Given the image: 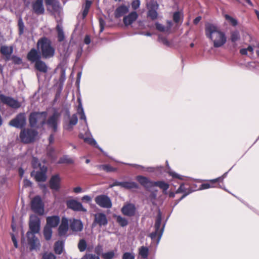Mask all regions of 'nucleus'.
Listing matches in <instances>:
<instances>
[{
    "label": "nucleus",
    "instance_id": "obj_1",
    "mask_svg": "<svg viewBox=\"0 0 259 259\" xmlns=\"http://www.w3.org/2000/svg\"><path fill=\"white\" fill-rule=\"evenodd\" d=\"M205 32L206 37L213 42L214 47H221L226 42L225 33L217 25L210 23H206Z\"/></svg>",
    "mask_w": 259,
    "mask_h": 259
},
{
    "label": "nucleus",
    "instance_id": "obj_2",
    "mask_svg": "<svg viewBox=\"0 0 259 259\" xmlns=\"http://www.w3.org/2000/svg\"><path fill=\"white\" fill-rule=\"evenodd\" d=\"M37 48L40 51L42 57L50 59L54 57L55 50L52 46L51 40L46 37L38 39L37 42Z\"/></svg>",
    "mask_w": 259,
    "mask_h": 259
},
{
    "label": "nucleus",
    "instance_id": "obj_3",
    "mask_svg": "<svg viewBox=\"0 0 259 259\" xmlns=\"http://www.w3.org/2000/svg\"><path fill=\"white\" fill-rule=\"evenodd\" d=\"M161 214L160 211H159L157 215L154 225L155 231L151 233L150 234V237L151 238L153 242L154 241H156V245H157L160 241L161 237L163 233L165 226L164 225H163L160 228L161 225Z\"/></svg>",
    "mask_w": 259,
    "mask_h": 259
},
{
    "label": "nucleus",
    "instance_id": "obj_4",
    "mask_svg": "<svg viewBox=\"0 0 259 259\" xmlns=\"http://www.w3.org/2000/svg\"><path fill=\"white\" fill-rule=\"evenodd\" d=\"M47 115V112H33L29 116V121L31 127H35L37 124L43 125L45 124Z\"/></svg>",
    "mask_w": 259,
    "mask_h": 259
},
{
    "label": "nucleus",
    "instance_id": "obj_5",
    "mask_svg": "<svg viewBox=\"0 0 259 259\" xmlns=\"http://www.w3.org/2000/svg\"><path fill=\"white\" fill-rule=\"evenodd\" d=\"M37 131L31 128H24L20 133L21 141L26 144L33 142L37 136Z\"/></svg>",
    "mask_w": 259,
    "mask_h": 259
},
{
    "label": "nucleus",
    "instance_id": "obj_6",
    "mask_svg": "<svg viewBox=\"0 0 259 259\" xmlns=\"http://www.w3.org/2000/svg\"><path fill=\"white\" fill-rule=\"evenodd\" d=\"M61 114L58 111H55L50 116L46 121L49 128H51L54 132H56L58 124L60 123Z\"/></svg>",
    "mask_w": 259,
    "mask_h": 259
},
{
    "label": "nucleus",
    "instance_id": "obj_7",
    "mask_svg": "<svg viewBox=\"0 0 259 259\" xmlns=\"http://www.w3.org/2000/svg\"><path fill=\"white\" fill-rule=\"evenodd\" d=\"M31 209L36 213L43 215L44 213V205L40 196H36L31 201Z\"/></svg>",
    "mask_w": 259,
    "mask_h": 259
},
{
    "label": "nucleus",
    "instance_id": "obj_8",
    "mask_svg": "<svg viewBox=\"0 0 259 259\" xmlns=\"http://www.w3.org/2000/svg\"><path fill=\"white\" fill-rule=\"evenodd\" d=\"M28 244L30 246L31 250H39L41 245L39 239L31 232H27Z\"/></svg>",
    "mask_w": 259,
    "mask_h": 259
},
{
    "label": "nucleus",
    "instance_id": "obj_9",
    "mask_svg": "<svg viewBox=\"0 0 259 259\" xmlns=\"http://www.w3.org/2000/svg\"><path fill=\"white\" fill-rule=\"evenodd\" d=\"M40 220L36 215L32 214L30 216L29 227L30 231L34 234L39 232L40 230Z\"/></svg>",
    "mask_w": 259,
    "mask_h": 259
},
{
    "label": "nucleus",
    "instance_id": "obj_10",
    "mask_svg": "<svg viewBox=\"0 0 259 259\" xmlns=\"http://www.w3.org/2000/svg\"><path fill=\"white\" fill-rule=\"evenodd\" d=\"M95 201L102 208H110L112 207L111 199L106 195H100L96 197Z\"/></svg>",
    "mask_w": 259,
    "mask_h": 259
},
{
    "label": "nucleus",
    "instance_id": "obj_11",
    "mask_svg": "<svg viewBox=\"0 0 259 259\" xmlns=\"http://www.w3.org/2000/svg\"><path fill=\"white\" fill-rule=\"evenodd\" d=\"M26 124V117L24 113H19L15 118L12 119L9 125L18 128H22Z\"/></svg>",
    "mask_w": 259,
    "mask_h": 259
},
{
    "label": "nucleus",
    "instance_id": "obj_12",
    "mask_svg": "<svg viewBox=\"0 0 259 259\" xmlns=\"http://www.w3.org/2000/svg\"><path fill=\"white\" fill-rule=\"evenodd\" d=\"M0 100L4 104L11 107L12 108L18 109L21 107V103L16 99L12 97L0 95Z\"/></svg>",
    "mask_w": 259,
    "mask_h": 259
},
{
    "label": "nucleus",
    "instance_id": "obj_13",
    "mask_svg": "<svg viewBox=\"0 0 259 259\" xmlns=\"http://www.w3.org/2000/svg\"><path fill=\"white\" fill-rule=\"evenodd\" d=\"M47 167L46 166L43 165L42 167H40L39 170L32 171L31 175L33 176L35 180L37 182H45L47 179Z\"/></svg>",
    "mask_w": 259,
    "mask_h": 259
},
{
    "label": "nucleus",
    "instance_id": "obj_14",
    "mask_svg": "<svg viewBox=\"0 0 259 259\" xmlns=\"http://www.w3.org/2000/svg\"><path fill=\"white\" fill-rule=\"evenodd\" d=\"M68 208L76 211L87 212V210L84 208L80 202L75 200H69L66 202Z\"/></svg>",
    "mask_w": 259,
    "mask_h": 259
},
{
    "label": "nucleus",
    "instance_id": "obj_15",
    "mask_svg": "<svg viewBox=\"0 0 259 259\" xmlns=\"http://www.w3.org/2000/svg\"><path fill=\"white\" fill-rule=\"evenodd\" d=\"M108 224V220L105 214L102 212L97 213L95 214L93 225H98L100 227L105 226Z\"/></svg>",
    "mask_w": 259,
    "mask_h": 259
},
{
    "label": "nucleus",
    "instance_id": "obj_16",
    "mask_svg": "<svg viewBox=\"0 0 259 259\" xmlns=\"http://www.w3.org/2000/svg\"><path fill=\"white\" fill-rule=\"evenodd\" d=\"M121 211L122 214L124 215L133 217L135 215L136 213V207L135 204L131 203H127L123 206Z\"/></svg>",
    "mask_w": 259,
    "mask_h": 259
},
{
    "label": "nucleus",
    "instance_id": "obj_17",
    "mask_svg": "<svg viewBox=\"0 0 259 259\" xmlns=\"http://www.w3.org/2000/svg\"><path fill=\"white\" fill-rule=\"evenodd\" d=\"M70 228L73 232H80L83 229V224L80 220L71 219L69 220Z\"/></svg>",
    "mask_w": 259,
    "mask_h": 259
},
{
    "label": "nucleus",
    "instance_id": "obj_18",
    "mask_svg": "<svg viewBox=\"0 0 259 259\" xmlns=\"http://www.w3.org/2000/svg\"><path fill=\"white\" fill-rule=\"evenodd\" d=\"M32 8L34 13L37 15H42L45 13L43 0H36L32 3Z\"/></svg>",
    "mask_w": 259,
    "mask_h": 259
},
{
    "label": "nucleus",
    "instance_id": "obj_19",
    "mask_svg": "<svg viewBox=\"0 0 259 259\" xmlns=\"http://www.w3.org/2000/svg\"><path fill=\"white\" fill-rule=\"evenodd\" d=\"M69 221L66 217L62 218L61 224L58 228V234L60 236H65L68 230Z\"/></svg>",
    "mask_w": 259,
    "mask_h": 259
},
{
    "label": "nucleus",
    "instance_id": "obj_20",
    "mask_svg": "<svg viewBox=\"0 0 259 259\" xmlns=\"http://www.w3.org/2000/svg\"><path fill=\"white\" fill-rule=\"evenodd\" d=\"M27 59L31 63H36L41 59V55L35 49H32L27 55Z\"/></svg>",
    "mask_w": 259,
    "mask_h": 259
},
{
    "label": "nucleus",
    "instance_id": "obj_21",
    "mask_svg": "<svg viewBox=\"0 0 259 259\" xmlns=\"http://www.w3.org/2000/svg\"><path fill=\"white\" fill-rule=\"evenodd\" d=\"M0 52L4 56L5 60L9 61L11 60V57L13 52V47L12 46H2L1 47Z\"/></svg>",
    "mask_w": 259,
    "mask_h": 259
},
{
    "label": "nucleus",
    "instance_id": "obj_22",
    "mask_svg": "<svg viewBox=\"0 0 259 259\" xmlns=\"http://www.w3.org/2000/svg\"><path fill=\"white\" fill-rule=\"evenodd\" d=\"M61 179L58 175L53 176L50 181V187L51 189L57 191L60 188Z\"/></svg>",
    "mask_w": 259,
    "mask_h": 259
},
{
    "label": "nucleus",
    "instance_id": "obj_23",
    "mask_svg": "<svg viewBox=\"0 0 259 259\" xmlns=\"http://www.w3.org/2000/svg\"><path fill=\"white\" fill-rule=\"evenodd\" d=\"M137 180L146 189H149V188L153 187L154 182L150 181L145 177L138 176L137 177Z\"/></svg>",
    "mask_w": 259,
    "mask_h": 259
},
{
    "label": "nucleus",
    "instance_id": "obj_24",
    "mask_svg": "<svg viewBox=\"0 0 259 259\" xmlns=\"http://www.w3.org/2000/svg\"><path fill=\"white\" fill-rule=\"evenodd\" d=\"M60 221L58 215H53L47 218V226L52 228L56 227Z\"/></svg>",
    "mask_w": 259,
    "mask_h": 259
},
{
    "label": "nucleus",
    "instance_id": "obj_25",
    "mask_svg": "<svg viewBox=\"0 0 259 259\" xmlns=\"http://www.w3.org/2000/svg\"><path fill=\"white\" fill-rule=\"evenodd\" d=\"M138 18V14L136 12H132L123 18L124 24L126 26L131 25Z\"/></svg>",
    "mask_w": 259,
    "mask_h": 259
},
{
    "label": "nucleus",
    "instance_id": "obj_26",
    "mask_svg": "<svg viewBox=\"0 0 259 259\" xmlns=\"http://www.w3.org/2000/svg\"><path fill=\"white\" fill-rule=\"evenodd\" d=\"M78 121V118L76 114L72 115L69 119V121L64 125V128L68 131H71L74 125L76 124Z\"/></svg>",
    "mask_w": 259,
    "mask_h": 259
},
{
    "label": "nucleus",
    "instance_id": "obj_27",
    "mask_svg": "<svg viewBox=\"0 0 259 259\" xmlns=\"http://www.w3.org/2000/svg\"><path fill=\"white\" fill-rule=\"evenodd\" d=\"M167 26L165 27L163 25L157 22L155 24L156 28L161 31L167 33H170V29L172 26V22L171 21H168L167 22Z\"/></svg>",
    "mask_w": 259,
    "mask_h": 259
},
{
    "label": "nucleus",
    "instance_id": "obj_28",
    "mask_svg": "<svg viewBox=\"0 0 259 259\" xmlns=\"http://www.w3.org/2000/svg\"><path fill=\"white\" fill-rule=\"evenodd\" d=\"M77 101L78 102V108L77 109V113L79 115L80 119L83 120L86 125H87V120L86 116L85 115L83 108L82 105L81 100L80 98H78Z\"/></svg>",
    "mask_w": 259,
    "mask_h": 259
},
{
    "label": "nucleus",
    "instance_id": "obj_29",
    "mask_svg": "<svg viewBox=\"0 0 259 259\" xmlns=\"http://www.w3.org/2000/svg\"><path fill=\"white\" fill-rule=\"evenodd\" d=\"M35 68L40 72L46 73L48 71V67L45 62L41 59L35 63Z\"/></svg>",
    "mask_w": 259,
    "mask_h": 259
},
{
    "label": "nucleus",
    "instance_id": "obj_30",
    "mask_svg": "<svg viewBox=\"0 0 259 259\" xmlns=\"http://www.w3.org/2000/svg\"><path fill=\"white\" fill-rule=\"evenodd\" d=\"M128 12V8L125 6H121L118 7L115 12V16L116 18H119Z\"/></svg>",
    "mask_w": 259,
    "mask_h": 259
},
{
    "label": "nucleus",
    "instance_id": "obj_31",
    "mask_svg": "<svg viewBox=\"0 0 259 259\" xmlns=\"http://www.w3.org/2000/svg\"><path fill=\"white\" fill-rule=\"evenodd\" d=\"M46 4L48 6H52L53 11L55 12L59 11L60 9V3L57 0H47Z\"/></svg>",
    "mask_w": 259,
    "mask_h": 259
},
{
    "label": "nucleus",
    "instance_id": "obj_32",
    "mask_svg": "<svg viewBox=\"0 0 259 259\" xmlns=\"http://www.w3.org/2000/svg\"><path fill=\"white\" fill-rule=\"evenodd\" d=\"M64 243L63 241H58L54 245V251L57 254H61L63 252Z\"/></svg>",
    "mask_w": 259,
    "mask_h": 259
},
{
    "label": "nucleus",
    "instance_id": "obj_33",
    "mask_svg": "<svg viewBox=\"0 0 259 259\" xmlns=\"http://www.w3.org/2000/svg\"><path fill=\"white\" fill-rule=\"evenodd\" d=\"M157 186L163 190V193L166 194V191L169 188V185L164 181L154 182L153 187Z\"/></svg>",
    "mask_w": 259,
    "mask_h": 259
},
{
    "label": "nucleus",
    "instance_id": "obj_34",
    "mask_svg": "<svg viewBox=\"0 0 259 259\" xmlns=\"http://www.w3.org/2000/svg\"><path fill=\"white\" fill-rule=\"evenodd\" d=\"M113 218L116 219L117 223L122 227H125L128 225L127 219L121 215H114Z\"/></svg>",
    "mask_w": 259,
    "mask_h": 259
},
{
    "label": "nucleus",
    "instance_id": "obj_35",
    "mask_svg": "<svg viewBox=\"0 0 259 259\" xmlns=\"http://www.w3.org/2000/svg\"><path fill=\"white\" fill-rule=\"evenodd\" d=\"M56 30L58 33V41L60 42L62 41L64 39V34L61 23L57 24Z\"/></svg>",
    "mask_w": 259,
    "mask_h": 259
},
{
    "label": "nucleus",
    "instance_id": "obj_36",
    "mask_svg": "<svg viewBox=\"0 0 259 259\" xmlns=\"http://www.w3.org/2000/svg\"><path fill=\"white\" fill-rule=\"evenodd\" d=\"M122 188H124L127 189H131L133 188L137 189L139 188L138 185L134 182L132 181H126L122 182Z\"/></svg>",
    "mask_w": 259,
    "mask_h": 259
},
{
    "label": "nucleus",
    "instance_id": "obj_37",
    "mask_svg": "<svg viewBox=\"0 0 259 259\" xmlns=\"http://www.w3.org/2000/svg\"><path fill=\"white\" fill-rule=\"evenodd\" d=\"M92 5V2L90 1L87 0L85 2V5L83 6L82 9V19H84L88 15L89 10L91 8Z\"/></svg>",
    "mask_w": 259,
    "mask_h": 259
},
{
    "label": "nucleus",
    "instance_id": "obj_38",
    "mask_svg": "<svg viewBox=\"0 0 259 259\" xmlns=\"http://www.w3.org/2000/svg\"><path fill=\"white\" fill-rule=\"evenodd\" d=\"M44 235L47 240H50L52 236V228L49 226H46L44 229Z\"/></svg>",
    "mask_w": 259,
    "mask_h": 259
},
{
    "label": "nucleus",
    "instance_id": "obj_39",
    "mask_svg": "<svg viewBox=\"0 0 259 259\" xmlns=\"http://www.w3.org/2000/svg\"><path fill=\"white\" fill-rule=\"evenodd\" d=\"M74 162L73 160L68 155H64L61 157L58 162V163L72 164Z\"/></svg>",
    "mask_w": 259,
    "mask_h": 259
},
{
    "label": "nucleus",
    "instance_id": "obj_40",
    "mask_svg": "<svg viewBox=\"0 0 259 259\" xmlns=\"http://www.w3.org/2000/svg\"><path fill=\"white\" fill-rule=\"evenodd\" d=\"M84 141L89 143V144L94 146L96 148H98L101 151L103 152L102 149L99 146L95 140L93 138H84Z\"/></svg>",
    "mask_w": 259,
    "mask_h": 259
},
{
    "label": "nucleus",
    "instance_id": "obj_41",
    "mask_svg": "<svg viewBox=\"0 0 259 259\" xmlns=\"http://www.w3.org/2000/svg\"><path fill=\"white\" fill-rule=\"evenodd\" d=\"M139 254L143 258H146L148 256L149 249L145 246H141L139 249Z\"/></svg>",
    "mask_w": 259,
    "mask_h": 259
},
{
    "label": "nucleus",
    "instance_id": "obj_42",
    "mask_svg": "<svg viewBox=\"0 0 259 259\" xmlns=\"http://www.w3.org/2000/svg\"><path fill=\"white\" fill-rule=\"evenodd\" d=\"M240 36L238 31L235 30L231 33V40L232 42H235L240 39Z\"/></svg>",
    "mask_w": 259,
    "mask_h": 259
},
{
    "label": "nucleus",
    "instance_id": "obj_43",
    "mask_svg": "<svg viewBox=\"0 0 259 259\" xmlns=\"http://www.w3.org/2000/svg\"><path fill=\"white\" fill-rule=\"evenodd\" d=\"M18 25L19 28V34L21 35L23 34L25 29V25L21 17H20L18 20Z\"/></svg>",
    "mask_w": 259,
    "mask_h": 259
},
{
    "label": "nucleus",
    "instance_id": "obj_44",
    "mask_svg": "<svg viewBox=\"0 0 259 259\" xmlns=\"http://www.w3.org/2000/svg\"><path fill=\"white\" fill-rule=\"evenodd\" d=\"M87 242L84 239H81L79 240L78 244V248L80 252L84 251L87 249Z\"/></svg>",
    "mask_w": 259,
    "mask_h": 259
},
{
    "label": "nucleus",
    "instance_id": "obj_45",
    "mask_svg": "<svg viewBox=\"0 0 259 259\" xmlns=\"http://www.w3.org/2000/svg\"><path fill=\"white\" fill-rule=\"evenodd\" d=\"M115 256V251L111 250L102 253V258L103 259H113Z\"/></svg>",
    "mask_w": 259,
    "mask_h": 259
},
{
    "label": "nucleus",
    "instance_id": "obj_46",
    "mask_svg": "<svg viewBox=\"0 0 259 259\" xmlns=\"http://www.w3.org/2000/svg\"><path fill=\"white\" fill-rule=\"evenodd\" d=\"M249 53V55H252L253 53V48L252 46H249L247 49H241L240 50V53L241 55H246Z\"/></svg>",
    "mask_w": 259,
    "mask_h": 259
},
{
    "label": "nucleus",
    "instance_id": "obj_47",
    "mask_svg": "<svg viewBox=\"0 0 259 259\" xmlns=\"http://www.w3.org/2000/svg\"><path fill=\"white\" fill-rule=\"evenodd\" d=\"M94 252L96 255H98L99 256L101 255L102 256V253H104L103 246L101 244H98L95 247Z\"/></svg>",
    "mask_w": 259,
    "mask_h": 259
},
{
    "label": "nucleus",
    "instance_id": "obj_48",
    "mask_svg": "<svg viewBox=\"0 0 259 259\" xmlns=\"http://www.w3.org/2000/svg\"><path fill=\"white\" fill-rule=\"evenodd\" d=\"M225 17L233 26H235L238 24L237 20L229 15L226 14Z\"/></svg>",
    "mask_w": 259,
    "mask_h": 259
},
{
    "label": "nucleus",
    "instance_id": "obj_49",
    "mask_svg": "<svg viewBox=\"0 0 259 259\" xmlns=\"http://www.w3.org/2000/svg\"><path fill=\"white\" fill-rule=\"evenodd\" d=\"M42 259H56V256L52 252H46L42 254Z\"/></svg>",
    "mask_w": 259,
    "mask_h": 259
},
{
    "label": "nucleus",
    "instance_id": "obj_50",
    "mask_svg": "<svg viewBox=\"0 0 259 259\" xmlns=\"http://www.w3.org/2000/svg\"><path fill=\"white\" fill-rule=\"evenodd\" d=\"M81 259H100V256L93 253H85Z\"/></svg>",
    "mask_w": 259,
    "mask_h": 259
},
{
    "label": "nucleus",
    "instance_id": "obj_51",
    "mask_svg": "<svg viewBox=\"0 0 259 259\" xmlns=\"http://www.w3.org/2000/svg\"><path fill=\"white\" fill-rule=\"evenodd\" d=\"M158 41L163 44L164 45L169 47L170 46V42L167 39V38L165 37H163L160 35L158 36Z\"/></svg>",
    "mask_w": 259,
    "mask_h": 259
},
{
    "label": "nucleus",
    "instance_id": "obj_52",
    "mask_svg": "<svg viewBox=\"0 0 259 259\" xmlns=\"http://www.w3.org/2000/svg\"><path fill=\"white\" fill-rule=\"evenodd\" d=\"M148 16L151 18L152 20H154L157 17V13L155 10H149L148 12Z\"/></svg>",
    "mask_w": 259,
    "mask_h": 259
},
{
    "label": "nucleus",
    "instance_id": "obj_53",
    "mask_svg": "<svg viewBox=\"0 0 259 259\" xmlns=\"http://www.w3.org/2000/svg\"><path fill=\"white\" fill-rule=\"evenodd\" d=\"M11 60H12L13 63L15 64L19 65L22 63V59L16 56H13L11 57Z\"/></svg>",
    "mask_w": 259,
    "mask_h": 259
},
{
    "label": "nucleus",
    "instance_id": "obj_54",
    "mask_svg": "<svg viewBox=\"0 0 259 259\" xmlns=\"http://www.w3.org/2000/svg\"><path fill=\"white\" fill-rule=\"evenodd\" d=\"M32 165L34 168H37V167H39V168H40V167H42L41 164L39 162L38 159L35 157H33Z\"/></svg>",
    "mask_w": 259,
    "mask_h": 259
},
{
    "label": "nucleus",
    "instance_id": "obj_55",
    "mask_svg": "<svg viewBox=\"0 0 259 259\" xmlns=\"http://www.w3.org/2000/svg\"><path fill=\"white\" fill-rule=\"evenodd\" d=\"M181 14L179 12H175L173 14V20L175 23H178L181 19Z\"/></svg>",
    "mask_w": 259,
    "mask_h": 259
},
{
    "label": "nucleus",
    "instance_id": "obj_56",
    "mask_svg": "<svg viewBox=\"0 0 259 259\" xmlns=\"http://www.w3.org/2000/svg\"><path fill=\"white\" fill-rule=\"evenodd\" d=\"M122 259H135V255L134 253L126 252L123 253Z\"/></svg>",
    "mask_w": 259,
    "mask_h": 259
},
{
    "label": "nucleus",
    "instance_id": "obj_57",
    "mask_svg": "<svg viewBox=\"0 0 259 259\" xmlns=\"http://www.w3.org/2000/svg\"><path fill=\"white\" fill-rule=\"evenodd\" d=\"M168 173H169V175L172 176V178H177V179H179L180 180L183 179V177L182 176H181L179 174H178L174 171H169L168 172Z\"/></svg>",
    "mask_w": 259,
    "mask_h": 259
},
{
    "label": "nucleus",
    "instance_id": "obj_58",
    "mask_svg": "<svg viewBox=\"0 0 259 259\" xmlns=\"http://www.w3.org/2000/svg\"><path fill=\"white\" fill-rule=\"evenodd\" d=\"M227 174H228V172H226L225 174H224V175L222 176L219 177L217 179L210 180V182L211 183H213L219 181V180L223 181L224 180V179L227 177Z\"/></svg>",
    "mask_w": 259,
    "mask_h": 259
},
{
    "label": "nucleus",
    "instance_id": "obj_59",
    "mask_svg": "<svg viewBox=\"0 0 259 259\" xmlns=\"http://www.w3.org/2000/svg\"><path fill=\"white\" fill-rule=\"evenodd\" d=\"M99 24H100V32L103 31L104 29V26L105 25V22L102 18L99 19Z\"/></svg>",
    "mask_w": 259,
    "mask_h": 259
},
{
    "label": "nucleus",
    "instance_id": "obj_60",
    "mask_svg": "<svg viewBox=\"0 0 259 259\" xmlns=\"http://www.w3.org/2000/svg\"><path fill=\"white\" fill-rule=\"evenodd\" d=\"M140 5V2L139 0H135L132 3V7L134 10L137 9Z\"/></svg>",
    "mask_w": 259,
    "mask_h": 259
},
{
    "label": "nucleus",
    "instance_id": "obj_61",
    "mask_svg": "<svg viewBox=\"0 0 259 259\" xmlns=\"http://www.w3.org/2000/svg\"><path fill=\"white\" fill-rule=\"evenodd\" d=\"M213 186L211 185L210 183H204L201 185L200 187V189L203 190L208 189L210 187H212Z\"/></svg>",
    "mask_w": 259,
    "mask_h": 259
},
{
    "label": "nucleus",
    "instance_id": "obj_62",
    "mask_svg": "<svg viewBox=\"0 0 259 259\" xmlns=\"http://www.w3.org/2000/svg\"><path fill=\"white\" fill-rule=\"evenodd\" d=\"M186 192V188L183 184H181L178 190L176 191V193H180Z\"/></svg>",
    "mask_w": 259,
    "mask_h": 259
},
{
    "label": "nucleus",
    "instance_id": "obj_63",
    "mask_svg": "<svg viewBox=\"0 0 259 259\" xmlns=\"http://www.w3.org/2000/svg\"><path fill=\"white\" fill-rule=\"evenodd\" d=\"M101 167H102L103 169L107 171H111L113 170L112 168L109 165H102Z\"/></svg>",
    "mask_w": 259,
    "mask_h": 259
},
{
    "label": "nucleus",
    "instance_id": "obj_64",
    "mask_svg": "<svg viewBox=\"0 0 259 259\" xmlns=\"http://www.w3.org/2000/svg\"><path fill=\"white\" fill-rule=\"evenodd\" d=\"M81 200L87 202H90L92 201V198L89 195H84L82 197Z\"/></svg>",
    "mask_w": 259,
    "mask_h": 259
}]
</instances>
